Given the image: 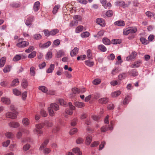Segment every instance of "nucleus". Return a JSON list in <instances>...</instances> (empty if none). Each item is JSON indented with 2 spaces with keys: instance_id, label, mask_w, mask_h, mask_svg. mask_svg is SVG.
<instances>
[{
  "instance_id": "35",
  "label": "nucleus",
  "mask_w": 155,
  "mask_h": 155,
  "mask_svg": "<svg viewBox=\"0 0 155 155\" xmlns=\"http://www.w3.org/2000/svg\"><path fill=\"white\" fill-rule=\"evenodd\" d=\"M38 89L44 93H46L48 91L47 88L43 86H39Z\"/></svg>"
},
{
  "instance_id": "57",
  "label": "nucleus",
  "mask_w": 155,
  "mask_h": 155,
  "mask_svg": "<svg viewBox=\"0 0 155 155\" xmlns=\"http://www.w3.org/2000/svg\"><path fill=\"white\" fill-rule=\"evenodd\" d=\"M5 136L8 138H11L13 137L14 135L10 132H7L5 134Z\"/></svg>"
},
{
  "instance_id": "25",
  "label": "nucleus",
  "mask_w": 155,
  "mask_h": 155,
  "mask_svg": "<svg viewBox=\"0 0 155 155\" xmlns=\"http://www.w3.org/2000/svg\"><path fill=\"white\" fill-rule=\"evenodd\" d=\"M129 74L133 77H135L138 75V73L137 70L133 69L131 70L129 72Z\"/></svg>"
},
{
  "instance_id": "27",
  "label": "nucleus",
  "mask_w": 155,
  "mask_h": 155,
  "mask_svg": "<svg viewBox=\"0 0 155 155\" xmlns=\"http://www.w3.org/2000/svg\"><path fill=\"white\" fill-rule=\"evenodd\" d=\"M6 58L5 57H2L0 59V67H2L5 64Z\"/></svg>"
},
{
  "instance_id": "53",
  "label": "nucleus",
  "mask_w": 155,
  "mask_h": 155,
  "mask_svg": "<svg viewBox=\"0 0 155 155\" xmlns=\"http://www.w3.org/2000/svg\"><path fill=\"white\" fill-rule=\"evenodd\" d=\"M101 80L100 79L97 78L95 79L92 81L93 84L94 85H97L99 84L101 82Z\"/></svg>"
},
{
  "instance_id": "37",
  "label": "nucleus",
  "mask_w": 155,
  "mask_h": 155,
  "mask_svg": "<svg viewBox=\"0 0 155 155\" xmlns=\"http://www.w3.org/2000/svg\"><path fill=\"white\" fill-rule=\"evenodd\" d=\"M98 49L102 52H105L107 51L106 47L102 45H99L98 46Z\"/></svg>"
},
{
  "instance_id": "15",
  "label": "nucleus",
  "mask_w": 155,
  "mask_h": 155,
  "mask_svg": "<svg viewBox=\"0 0 155 155\" xmlns=\"http://www.w3.org/2000/svg\"><path fill=\"white\" fill-rule=\"evenodd\" d=\"M50 107L53 109L55 111H57L59 109L58 105L56 104L52 103L50 105Z\"/></svg>"
},
{
  "instance_id": "33",
  "label": "nucleus",
  "mask_w": 155,
  "mask_h": 155,
  "mask_svg": "<svg viewBox=\"0 0 155 155\" xmlns=\"http://www.w3.org/2000/svg\"><path fill=\"white\" fill-rule=\"evenodd\" d=\"M54 64H51L50 65L49 68L47 70V73H49L52 72L54 69Z\"/></svg>"
},
{
  "instance_id": "11",
  "label": "nucleus",
  "mask_w": 155,
  "mask_h": 155,
  "mask_svg": "<svg viewBox=\"0 0 155 155\" xmlns=\"http://www.w3.org/2000/svg\"><path fill=\"white\" fill-rule=\"evenodd\" d=\"M108 98L106 97L102 98L98 100L99 102L102 104H106L108 102Z\"/></svg>"
},
{
  "instance_id": "52",
  "label": "nucleus",
  "mask_w": 155,
  "mask_h": 155,
  "mask_svg": "<svg viewBox=\"0 0 155 155\" xmlns=\"http://www.w3.org/2000/svg\"><path fill=\"white\" fill-rule=\"evenodd\" d=\"M64 74L67 78L71 79L72 77L71 74L67 71H65L64 73Z\"/></svg>"
},
{
  "instance_id": "2",
  "label": "nucleus",
  "mask_w": 155,
  "mask_h": 155,
  "mask_svg": "<svg viewBox=\"0 0 155 155\" xmlns=\"http://www.w3.org/2000/svg\"><path fill=\"white\" fill-rule=\"evenodd\" d=\"M21 39H20L18 40V42L17 43L16 46L18 48H23L28 46L29 45V42L28 41H21Z\"/></svg>"
},
{
  "instance_id": "8",
  "label": "nucleus",
  "mask_w": 155,
  "mask_h": 155,
  "mask_svg": "<svg viewBox=\"0 0 155 155\" xmlns=\"http://www.w3.org/2000/svg\"><path fill=\"white\" fill-rule=\"evenodd\" d=\"M142 62L140 60L135 61L131 65V67L132 68H137L140 66Z\"/></svg>"
},
{
  "instance_id": "23",
  "label": "nucleus",
  "mask_w": 155,
  "mask_h": 155,
  "mask_svg": "<svg viewBox=\"0 0 155 155\" xmlns=\"http://www.w3.org/2000/svg\"><path fill=\"white\" fill-rule=\"evenodd\" d=\"M60 5H56L53 8L52 13L53 14H56L58 12V9L60 8Z\"/></svg>"
},
{
  "instance_id": "19",
  "label": "nucleus",
  "mask_w": 155,
  "mask_h": 155,
  "mask_svg": "<svg viewBox=\"0 0 155 155\" xmlns=\"http://www.w3.org/2000/svg\"><path fill=\"white\" fill-rule=\"evenodd\" d=\"M64 55V52L63 50H60L58 51L56 54V57L58 58L61 57L62 56Z\"/></svg>"
},
{
  "instance_id": "17",
  "label": "nucleus",
  "mask_w": 155,
  "mask_h": 155,
  "mask_svg": "<svg viewBox=\"0 0 155 155\" xmlns=\"http://www.w3.org/2000/svg\"><path fill=\"white\" fill-rule=\"evenodd\" d=\"M72 151L74 153L77 154V155H82V152L78 147H75L72 149Z\"/></svg>"
},
{
  "instance_id": "62",
  "label": "nucleus",
  "mask_w": 155,
  "mask_h": 155,
  "mask_svg": "<svg viewBox=\"0 0 155 155\" xmlns=\"http://www.w3.org/2000/svg\"><path fill=\"white\" fill-rule=\"evenodd\" d=\"M34 49V47L33 46H30L28 49H26L25 51L26 53H29L31 52Z\"/></svg>"
},
{
  "instance_id": "1",
  "label": "nucleus",
  "mask_w": 155,
  "mask_h": 155,
  "mask_svg": "<svg viewBox=\"0 0 155 155\" xmlns=\"http://www.w3.org/2000/svg\"><path fill=\"white\" fill-rule=\"evenodd\" d=\"M44 125H45L47 127H50L52 126L53 124L51 122L46 121L44 123H41L37 124L35 126V128L34 130V132L40 136L42 135L43 132L41 129Z\"/></svg>"
},
{
  "instance_id": "63",
  "label": "nucleus",
  "mask_w": 155,
  "mask_h": 155,
  "mask_svg": "<svg viewBox=\"0 0 155 155\" xmlns=\"http://www.w3.org/2000/svg\"><path fill=\"white\" fill-rule=\"evenodd\" d=\"M30 147V145L28 144H27L24 145L23 147V150L25 151L28 150Z\"/></svg>"
},
{
  "instance_id": "34",
  "label": "nucleus",
  "mask_w": 155,
  "mask_h": 155,
  "mask_svg": "<svg viewBox=\"0 0 155 155\" xmlns=\"http://www.w3.org/2000/svg\"><path fill=\"white\" fill-rule=\"evenodd\" d=\"M115 4L117 6H123L124 7H126L127 5L123 1H117L115 2Z\"/></svg>"
},
{
  "instance_id": "6",
  "label": "nucleus",
  "mask_w": 155,
  "mask_h": 155,
  "mask_svg": "<svg viewBox=\"0 0 155 155\" xmlns=\"http://www.w3.org/2000/svg\"><path fill=\"white\" fill-rule=\"evenodd\" d=\"M5 115L6 117L12 119H15L17 117L16 114L14 113L8 112Z\"/></svg>"
},
{
  "instance_id": "42",
  "label": "nucleus",
  "mask_w": 155,
  "mask_h": 155,
  "mask_svg": "<svg viewBox=\"0 0 155 155\" xmlns=\"http://www.w3.org/2000/svg\"><path fill=\"white\" fill-rule=\"evenodd\" d=\"M73 18L75 21H78H78H81L82 20V17L81 16L78 15H74L73 17Z\"/></svg>"
},
{
  "instance_id": "56",
  "label": "nucleus",
  "mask_w": 155,
  "mask_h": 155,
  "mask_svg": "<svg viewBox=\"0 0 155 155\" xmlns=\"http://www.w3.org/2000/svg\"><path fill=\"white\" fill-rule=\"evenodd\" d=\"M48 111L49 114L51 116H53L54 115V113L52 109L48 107Z\"/></svg>"
},
{
  "instance_id": "61",
  "label": "nucleus",
  "mask_w": 155,
  "mask_h": 155,
  "mask_svg": "<svg viewBox=\"0 0 155 155\" xmlns=\"http://www.w3.org/2000/svg\"><path fill=\"white\" fill-rule=\"evenodd\" d=\"M99 144V142L98 141H95L91 145V147H96Z\"/></svg>"
},
{
  "instance_id": "36",
  "label": "nucleus",
  "mask_w": 155,
  "mask_h": 155,
  "mask_svg": "<svg viewBox=\"0 0 155 155\" xmlns=\"http://www.w3.org/2000/svg\"><path fill=\"white\" fill-rule=\"evenodd\" d=\"M13 92L15 95L17 96L20 95L21 94V91L16 88L13 89Z\"/></svg>"
},
{
  "instance_id": "49",
  "label": "nucleus",
  "mask_w": 155,
  "mask_h": 155,
  "mask_svg": "<svg viewBox=\"0 0 155 155\" xmlns=\"http://www.w3.org/2000/svg\"><path fill=\"white\" fill-rule=\"evenodd\" d=\"M41 35L39 34H35L33 36L34 39L36 40L41 39Z\"/></svg>"
},
{
  "instance_id": "24",
  "label": "nucleus",
  "mask_w": 155,
  "mask_h": 155,
  "mask_svg": "<svg viewBox=\"0 0 155 155\" xmlns=\"http://www.w3.org/2000/svg\"><path fill=\"white\" fill-rule=\"evenodd\" d=\"M104 32V30H101L98 32L97 35H95L94 36V37H97L98 38H99L100 37H101L103 35Z\"/></svg>"
},
{
  "instance_id": "13",
  "label": "nucleus",
  "mask_w": 155,
  "mask_h": 155,
  "mask_svg": "<svg viewBox=\"0 0 155 155\" xmlns=\"http://www.w3.org/2000/svg\"><path fill=\"white\" fill-rule=\"evenodd\" d=\"M51 43L50 41H48L45 43L43 44H42L41 43H40L39 46L41 48H45L48 47L51 45Z\"/></svg>"
},
{
  "instance_id": "12",
  "label": "nucleus",
  "mask_w": 155,
  "mask_h": 155,
  "mask_svg": "<svg viewBox=\"0 0 155 155\" xmlns=\"http://www.w3.org/2000/svg\"><path fill=\"white\" fill-rule=\"evenodd\" d=\"M22 123L24 126H27L30 124L29 120L27 118H24L22 120Z\"/></svg>"
},
{
  "instance_id": "60",
  "label": "nucleus",
  "mask_w": 155,
  "mask_h": 155,
  "mask_svg": "<svg viewBox=\"0 0 155 155\" xmlns=\"http://www.w3.org/2000/svg\"><path fill=\"white\" fill-rule=\"evenodd\" d=\"M78 24V21H71L69 24V26L70 27H72L74 26L77 25Z\"/></svg>"
},
{
  "instance_id": "43",
  "label": "nucleus",
  "mask_w": 155,
  "mask_h": 155,
  "mask_svg": "<svg viewBox=\"0 0 155 155\" xmlns=\"http://www.w3.org/2000/svg\"><path fill=\"white\" fill-rule=\"evenodd\" d=\"M52 56V52L49 51L47 53L45 56V58L46 60H48L51 59Z\"/></svg>"
},
{
  "instance_id": "14",
  "label": "nucleus",
  "mask_w": 155,
  "mask_h": 155,
  "mask_svg": "<svg viewBox=\"0 0 155 155\" xmlns=\"http://www.w3.org/2000/svg\"><path fill=\"white\" fill-rule=\"evenodd\" d=\"M40 7V3L38 1L35 2L33 8L35 12H37L39 10Z\"/></svg>"
},
{
  "instance_id": "54",
  "label": "nucleus",
  "mask_w": 155,
  "mask_h": 155,
  "mask_svg": "<svg viewBox=\"0 0 155 155\" xmlns=\"http://www.w3.org/2000/svg\"><path fill=\"white\" fill-rule=\"evenodd\" d=\"M21 56L20 55H16L13 58V60L15 61H18L21 59Z\"/></svg>"
},
{
  "instance_id": "48",
  "label": "nucleus",
  "mask_w": 155,
  "mask_h": 155,
  "mask_svg": "<svg viewBox=\"0 0 155 155\" xmlns=\"http://www.w3.org/2000/svg\"><path fill=\"white\" fill-rule=\"evenodd\" d=\"M59 32V30L57 29H55L52 30L50 31L51 35H54Z\"/></svg>"
},
{
  "instance_id": "41",
  "label": "nucleus",
  "mask_w": 155,
  "mask_h": 155,
  "mask_svg": "<svg viewBox=\"0 0 155 155\" xmlns=\"http://www.w3.org/2000/svg\"><path fill=\"white\" fill-rule=\"evenodd\" d=\"M85 64L89 67H92L94 65V63L93 61H91L89 60H86L85 61Z\"/></svg>"
},
{
  "instance_id": "29",
  "label": "nucleus",
  "mask_w": 155,
  "mask_h": 155,
  "mask_svg": "<svg viewBox=\"0 0 155 155\" xmlns=\"http://www.w3.org/2000/svg\"><path fill=\"white\" fill-rule=\"evenodd\" d=\"M114 24L116 25L120 26H124L125 25V22L123 21H118L114 22Z\"/></svg>"
},
{
  "instance_id": "3",
  "label": "nucleus",
  "mask_w": 155,
  "mask_h": 155,
  "mask_svg": "<svg viewBox=\"0 0 155 155\" xmlns=\"http://www.w3.org/2000/svg\"><path fill=\"white\" fill-rule=\"evenodd\" d=\"M100 2L105 9L110 8L111 7L110 3H107L106 0H100Z\"/></svg>"
},
{
  "instance_id": "46",
  "label": "nucleus",
  "mask_w": 155,
  "mask_h": 155,
  "mask_svg": "<svg viewBox=\"0 0 155 155\" xmlns=\"http://www.w3.org/2000/svg\"><path fill=\"white\" fill-rule=\"evenodd\" d=\"M126 77L127 75L125 73H122L119 75L118 78L120 80L125 78Z\"/></svg>"
},
{
  "instance_id": "32",
  "label": "nucleus",
  "mask_w": 155,
  "mask_h": 155,
  "mask_svg": "<svg viewBox=\"0 0 155 155\" xmlns=\"http://www.w3.org/2000/svg\"><path fill=\"white\" fill-rule=\"evenodd\" d=\"M48 143V140H46L43 143L39 148L40 150H42L44 148L46 147Z\"/></svg>"
},
{
  "instance_id": "55",
  "label": "nucleus",
  "mask_w": 155,
  "mask_h": 155,
  "mask_svg": "<svg viewBox=\"0 0 155 155\" xmlns=\"http://www.w3.org/2000/svg\"><path fill=\"white\" fill-rule=\"evenodd\" d=\"M27 95V92L25 91L23 92L21 95L22 99L24 101H25L26 99Z\"/></svg>"
},
{
  "instance_id": "28",
  "label": "nucleus",
  "mask_w": 155,
  "mask_h": 155,
  "mask_svg": "<svg viewBox=\"0 0 155 155\" xmlns=\"http://www.w3.org/2000/svg\"><path fill=\"white\" fill-rule=\"evenodd\" d=\"M19 83V81L18 79H15L12 82L11 86L15 87L17 86Z\"/></svg>"
},
{
  "instance_id": "31",
  "label": "nucleus",
  "mask_w": 155,
  "mask_h": 155,
  "mask_svg": "<svg viewBox=\"0 0 155 155\" xmlns=\"http://www.w3.org/2000/svg\"><path fill=\"white\" fill-rule=\"evenodd\" d=\"M121 94V92L119 91H114L111 93V95L113 97L118 96Z\"/></svg>"
},
{
  "instance_id": "39",
  "label": "nucleus",
  "mask_w": 155,
  "mask_h": 155,
  "mask_svg": "<svg viewBox=\"0 0 155 155\" xmlns=\"http://www.w3.org/2000/svg\"><path fill=\"white\" fill-rule=\"evenodd\" d=\"M90 33L88 31H85L81 33V36L82 38H85L88 37Z\"/></svg>"
},
{
  "instance_id": "58",
  "label": "nucleus",
  "mask_w": 155,
  "mask_h": 155,
  "mask_svg": "<svg viewBox=\"0 0 155 155\" xmlns=\"http://www.w3.org/2000/svg\"><path fill=\"white\" fill-rule=\"evenodd\" d=\"M113 14V12L111 10H109L106 12V15L108 17H111Z\"/></svg>"
},
{
  "instance_id": "18",
  "label": "nucleus",
  "mask_w": 155,
  "mask_h": 155,
  "mask_svg": "<svg viewBox=\"0 0 155 155\" xmlns=\"http://www.w3.org/2000/svg\"><path fill=\"white\" fill-rule=\"evenodd\" d=\"M74 105L76 107L81 108L84 106V104L83 102L76 101L74 103Z\"/></svg>"
},
{
  "instance_id": "47",
  "label": "nucleus",
  "mask_w": 155,
  "mask_h": 155,
  "mask_svg": "<svg viewBox=\"0 0 155 155\" xmlns=\"http://www.w3.org/2000/svg\"><path fill=\"white\" fill-rule=\"evenodd\" d=\"M36 52L33 51L28 55V57L29 58H32L35 57L36 56Z\"/></svg>"
},
{
  "instance_id": "21",
  "label": "nucleus",
  "mask_w": 155,
  "mask_h": 155,
  "mask_svg": "<svg viewBox=\"0 0 155 155\" xmlns=\"http://www.w3.org/2000/svg\"><path fill=\"white\" fill-rule=\"evenodd\" d=\"M92 141V137L90 135L87 136L85 140V143L87 145H89Z\"/></svg>"
},
{
  "instance_id": "4",
  "label": "nucleus",
  "mask_w": 155,
  "mask_h": 155,
  "mask_svg": "<svg viewBox=\"0 0 155 155\" xmlns=\"http://www.w3.org/2000/svg\"><path fill=\"white\" fill-rule=\"evenodd\" d=\"M96 23L101 26L104 27L105 25V21L101 18H97L96 21Z\"/></svg>"
},
{
  "instance_id": "64",
  "label": "nucleus",
  "mask_w": 155,
  "mask_h": 155,
  "mask_svg": "<svg viewBox=\"0 0 155 155\" xmlns=\"http://www.w3.org/2000/svg\"><path fill=\"white\" fill-rule=\"evenodd\" d=\"M41 114L44 117H46L48 115V113L44 110L42 109L41 110Z\"/></svg>"
},
{
  "instance_id": "59",
  "label": "nucleus",
  "mask_w": 155,
  "mask_h": 155,
  "mask_svg": "<svg viewBox=\"0 0 155 155\" xmlns=\"http://www.w3.org/2000/svg\"><path fill=\"white\" fill-rule=\"evenodd\" d=\"M146 15L149 17L151 18L153 17L154 14L153 13H152L150 11H147L146 12Z\"/></svg>"
},
{
  "instance_id": "51",
  "label": "nucleus",
  "mask_w": 155,
  "mask_h": 155,
  "mask_svg": "<svg viewBox=\"0 0 155 155\" xmlns=\"http://www.w3.org/2000/svg\"><path fill=\"white\" fill-rule=\"evenodd\" d=\"M11 66L9 65L6 66L3 69V71L4 73H7L10 71Z\"/></svg>"
},
{
  "instance_id": "50",
  "label": "nucleus",
  "mask_w": 155,
  "mask_h": 155,
  "mask_svg": "<svg viewBox=\"0 0 155 155\" xmlns=\"http://www.w3.org/2000/svg\"><path fill=\"white\" fill-rule=\"evenodd\" d=\"M140 40L143 44L147 45L148 43L147 40L144 38L142 37L140 38Z\"/></svg>"
},
{
  "instance_id": "16",
  "label": "nucleus",
  "mask_w": 155,
  "mask_h": 155,
  "mask_svg": "<svg viewBox=\"0 0 155 155\" xmlns=\"http://www.w3.org/2000/svg\"><path fill=\"white\" fill-rule=\"evenodd\" d=\"M33 17L32 16L28 17L25 22L26 25H30L33 20Z\"/></svg>"
},
{
  "instance_id": "45",
  "label": "nucleus",
  "mask_w": 155,
  "mask_h": 155,
  "mask_svg": "<svg viewBox=\"0 0 155 155\" xmlns=\"http://www.w3.org/2000/svg\"><path fill=\"white\" fill-rule=\"evenodd\" d=\"M86 58V56L85 54L81 55L78 56L77 57V59L78 61L82 60L83 61L85 60Z\"/></svg>"
},
{
  "instance_id": "26",
  "label": "nucleus",
  "mask_w": 155,
  "mask_h": 155,
  "mask_svg": "<svg viewBox=\"0 0 155 155\" xmlns=\"http://www.w3.org/2000/svg\"><path fill=\"white\" fill-rule=\"evenodd\" d=\"M103 43L105 45H109L110 44V41L107 38H104L102 40Z\"/></svg>"
},
{
  "instance_id": "20",
  "label": "nucleus",
  "mask_w": 155,
  "mask_h": 155,
  "mask_svg": "<svg viewBox=\"0 0 155 155\" xmlns=\"http://www.w3.org/2000/svg\"><path fill=\"white\" fill-rule=\"evenodd\" d=\"M1 101L4 103L7 104H9L10 103V99L8 98L5 97L1 98Z\"/></svg>"
},
{
  "instance_id": "38",
  "label": "nucleus",
  "mask_w": 155,
  "mask_h": 155,
  "mask_svg": "<svg viewBox=\"0 0 155 155\" xmlns=\"http://www.w3.org/2000/svg\"><path fill=\"white\" fill-rule=\"evenodd\" d=\"M84 29V27L82 25L78 26L75 29V32L76 33H79L82 31Z\"/></svg>"
},
{
  "instance_id": "30",
  "label": "nucleus",
  "mask_w": 155,
  "mask_h": 155,
  "mask_svg": "<svg viewBox=\"0 0 155 155\" xmlns=\"http://www.w3.org/2000/svg\"><path fill=\"white\" fill-rule=\"evenodd\" d=\"M87 55L89 59H93L92 51L90 49H88L87 51Z\"/></svg>"
},
{
  "instance_id": "22",
  "label": "nucleus",
  "mask_w": 155,
  "mask_h": 155,
  "mask_svg": "<svg viewBox=\"0 0 155 155\" xmlns=\"http://www.w3.org/2000/svg\"><path fill=\"white\" fill-rule=\"evenodd\" d=\"M113 128L112 126H111L110 127H107V126H105L102 127L101 128V131L103 132H105L106 131H107L108 129L110 130H111L113 129Z\"/></svg>"
},
{
  "instance_id": "5",
  "label": "nucleus",
  "mask_w": 155,
  "mask_h": 155,
  "mask_svg": "<svg viewBox=\"0 0 155 155\" xmlns=\"http://www.w3.org/2000/svg\"><path fill=\"white\" fill-rule=\"evenodd\" d=\"M137 55V54L136 52L135 51L133 52L130 55L128 56L126 58V60L128 61H131L135 58Z\"/></svg>"
},
{
  "instance_id": "7",
  "label": "nucleus",
  "mask_w": 155,
  "mask_h": 155,
  "mask_svg": "<svg viewBox=\"0 0 155 155\" xmlns=\"http://www.w3.org/2000/svg\"><path fill=\"white\" fill-rule=\"evenodd\" d=\"M131 96L130 95H127L126 96L125 99L123 101V104L124 105H127L131 101Z\"/></svg>"
},
{
  "instance_id": "10",
  "label": "nucleus",
  "mask_w": 155,
  "mask_h": 155,
  "mask_svg": "<svg viewBox=\"0 0 155 155\" xmlns=\"http://www.w3.org/2000/svg\"><path fill=\"white\" fill-rule=\"evenodd\" d=\"M79 49L75 47L74 48L71 52L70 55L71 57H73L76 56L78 54V51Z\"/></svg>"
},
{
  "instance_id": "40",
  "label": "nucleus",
  "mask_w": 155,
  "mask_h": 155,
  "mask_svg": "<svg viewBox=\"0 0 155 155\" xmlns=\"http://www.w3.org/2000/svg\"><path fill=\"white\" fill-rule=\"evenodd\" d=\"M28 85L27 81L26 80L23 79L22 81L21 86L25 88L27 87Z\"/></svg>"
},
{
  "instance_id": "44",
  "label": "nucleus",
  "mask_w": 155,
  "mask_h": 155,
  "mask_svg": "<svg viewBox=\"0 0 155 155\" xmlns=\"http://www.w3.org/2000/svg\"><path fill=\"white\" fill-rule=\"evenodd\" d=\"M35 73V69L33 67H31L30 68V73L31 75L34 76Z\"/></svg>"
},
{
  "instance_id": "9",
  "label": "nucleus",
  "mask_w": 155,
  "mask_h": 155,
  "mask_svg": "<svg viewBox=\"0 0 155 155\" xmlns=\"http://www.w3.org/2000/svg\"><path fill=\"white\" fill-rule=\"evenodd\" d=\"M9 126L12 127L17 128L19 126L20 124L18 122L12 121L9 123Z\"/></svg>"
}]
</instances>
